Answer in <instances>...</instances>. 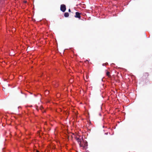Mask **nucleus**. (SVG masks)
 <instances>
[{
  "label": "nucleus",
  "instance_id": "nucleus-2",
  "mask_svg": "<svg viewBox=\"0 0 152 152\" xmlns=\"http://www.w3.org/2000/svg\"><path fill=\"white\" fill-rule=\"evenodd\" d=\"M75 139L78 142L80 147L83 146V145L81 144V138H80L78 137H75Z\"/></svg>",
  "mask_w": 152,
  "mask_h": 152
},
{
  "label": "nucleus",
  "instance_id": "nucleus-8",
  "mask_svg": "<svg viewBox=\"0 0 152 152\" xmlns=\"http://www.w3.org/2000/svg\"><path fill=\"white\" fill-rule=\"evenodd\" d=\"M105 134H107V133H105Z\"/></svg>",
  "mask_w": 152,
  "mask_h": 152
},
{
  "label": "nucleus",
  "instance_id": "nucleus-5",
  "mask_svg": "<svg viewBox=\"0 0 152 152\" xmlns=\"http://www.w3.org/2000/svg\"><path fill=\"white\" fill-rule=\"evenodd\" d=\"M110 72L108 71H107L106 72V75L107 76H108L109 77L110 76Z\"/></svg>",
  "mask_w": 152,
  "mask_h": 152
},
{
  "label": "nucleus",
  "instance_id": "nucleus-7",
  "mask_svg": "<svg viewBox=\"0 0 152 152\" xmlns=\"http://www.w3.org/2000/svg\"><path fill=\"white\" fill-rule=\"evenodd\" d=\"M68 11L69 12H71V10H70V9H69Z\"/></svg>",
  "mask_w": 152,
  "mask_h": 152
},
{
  "label": "nucleus",
  "instance_id": "nucleus-1",
  "mask_svg": "<svg viewBox=\"0 0 152 152\" xmlns=\"http://www.w3.org/2000/svg\"><path fill=\"white\" fill-rule=\"evenodd\" d=\"M66 6L65 4H62L61 5L60 10L63 12H64L66 10Z\"/></svg>",
  "mask_w": 152,
  "mask_h": 152
},
{
  "label": "nucleus",
  "instance_id": "nucleus-3",
  "mask_svg": "<svg viewBox=\"0 0 152 152\" xmlns=\"http://www.w3.org/2000/svg\"><path fill=\"white\" fill-rule=\"evenodd\" d=\"M80 14L78 12H76L75 13V17L76 18H78L79 19H80L81 18Z\"/></svg>",
  "mask_w": 152,
  "mask_h": 152
},
{
  "label": "nucleus",
  "instance_id": "nucleus-4",
  "mask_svg": "<svg viewBox=\"0 0 152 152\" xmlns=\"http://www.w3.org/2000/svg\"><path fill=\"white\" fill-rule=\"evenodd\" d=\"M69 15L68 12H65L64 14V16L66 18L68 17Z\"/></svg>",
  "mask_w": 152,
  "mask_h": 152
},
{
  "label": "nucleus",
  "instance_id": "nucleus-6",
  "mask_svg": "<svg viewBox=\"0 0 152 152\" xmlns=\"http://www.w3.org/2000/svg\"><path fill=\"white\" fill-rule=\"evenodd\" d=\"M107 64H108V63H105V64H103V66H104V65H106Z\"/></svg>",
  "mask_w": 152,
  "mask_h": 152
}]
</instances>
